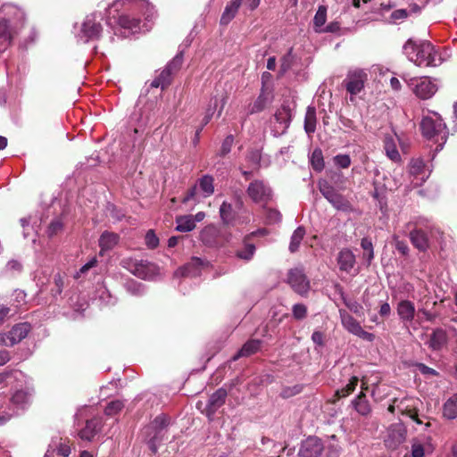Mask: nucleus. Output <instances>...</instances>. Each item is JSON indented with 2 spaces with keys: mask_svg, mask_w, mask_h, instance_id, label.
Listing matches in <instances>:
<instances>
[{
  "mask_svg": "<svg viewBox=\"0 0 457 457\" xmlns=\"http://www.w3.org/2000/svg\"><path fill=\"white\" fill-rule=\"evenodd\" d=\"M403 51L417 66L436 67L443 62L435 46L427 40L416 42L410 38L403 45Z\"/></svg>",
  "mask_w": 457,
  "mask_h": 457,
  "instance_id": "nucleus-1",
  "label": "nucleus"
},
{
  "mask_svg": "<svg viewBox=\"0 0 457 457\" xmlns=\"http://www.w3.org/2000/svg\"><path fill=\"white\" fill-rule=\"evenodd\" d=\"M34 393L33 386L29 383L19 389H15L12 394L9 404L0 406V426H4L12 418L27 410L31 404Z\"/></svg>",
  "mask_w": 457,
  "mask_h": 457,
  "instance_id": "nucleus-2",
  "label": "nucleus"
},
{
  "mask_svg": "<svg viewBox=\"0 0 457 457\" xmlns=\"http://www.w3.org/2000/svg\"><path fill=\"white\" fill-rule=\"evenodd\" d=\"M12 15L17 20H24V13L15 6L6 5L0 9V52H4L18 34V28L10 17Z\"/></svg>",
  "mask_w": 457,
  "mask_h": 457,
  "instance_id": "nucleus-3",
  "label": "nucleus"
},
{
  "mask_svg": "<svg viewBox=\"0 0 457 457\" xmlns=\"http://www.w3.org/2000/svg\"><path fill=\"white\" fill-rule=\"evenodd\" d=\"M420 130L424 137L437 143L436 152L443 149L446 141V126L442 120H434L431 117H424L420 122Z\"/></svg>",
  "mask_w": 457,
  "mask_h": 457,
  "instance_id": "nucleus-4",
  "label": "nucleus"
},
{
  "mask_svg": "<svg viewBox=\"0 0 457 457\" xmlns=\"http://www.w3.org/2000/svg\"><path fill=\"white\" fill-rule=\"evenodd\" d=\"M120 265L134 276L144 280H154L160 274L159 267L147 260L124 258L120 261Z\"/></svg>",
  "mask_w": 457,
  "mask_h": 457,
  "instance_id": "nucleus-5",
  "label": "nucleus"
},
{
  "mask_svg": "<svg viewBox=\"0 0 457 457\" xmlns=\"http://www.w3.org/2000/svg\"><path fill=\"white\" fill-rule=\"evenodd\" d=\"M170 419L166 414H160L147 427V445L153 453H156L160 443L163 440L164 431L170 425Z\"/></svg>",
  "mask_w": 457,
  "mask_h": 457,
  "instance_id": "nucleus-6",
  "label": "nucleus"
},
{
  "mask_svg": "<svg viewBox=\"0 0 457 457\" xmlns=\"http://www.w3.org/2000/svg\"><path fill=\"white\" fill-rule=\"evenodd\" d=\"M321 195L337 210L348 212L351 210L350 202L341 194H339L328 181L320 180L318 183Z\"/></svg>",
  "mask_w": 457,
  "mask_h": 457,
  "instance_id": "nucleus-7",
  "label": "nucleus"
},
{
  "mask_svg": "<svg viewBox=\"0 0 457 457\" xmlns=\"http://www.w3.org/2000/svg\"><path fill=\"white\" fill-rule=\"evenodd\" d=\"M453 338L457 342V329L455 328L450 327L446 329L436 328L429 335L426 345L432 351L439 352L445 348L448 342Z\"/></svg>",
  "mask_w": 457,
  "mask_h": 457,
  "instance_id": "nucleus-8",
  "label": "nucleus"
},
{
  "mask_svg": "<svg viewBox=\"0 0 457 457\" xmlns=\"http://www.w3.org/2000/svg\"><path fill=\"white\" fill-rule=\"evenodd\" d=\"M103 28L99 21H96V14L87 15L82 22L76 37L78 40L87 43L97 40L102 33Z\"/></svg>",
  "mask_w": 457,
  "mask_h": 457,
  "instance_id": "nucleus-9",
  "label": "nucleus"
},
{
  "mask_svg": "<svg viewBox=\"0 0 457 457\" xmlns=\"http://www.w3.org/2000/svg\"><path fill=\"white\" fill-rule=\"evenodd\" d=\"M407 83L413 93L424 100L432 97L438 89L437 85L429 77L411 78Z\"/></svg>",
  "mask_w": 457,
  "mask_h": 457,
  "instance_id": "nucleus-10",
  "label": "nucleus"
},
{
  "mask_svg": "<svg viewBox=\"0 0 457 457\" xmlns=\"http://www.w3.org/2000/svg\"><path fill=\"white\" fill-rule=\"evenodd\" d=\"M287 284L290 285L295 293L302 297H307L311 290L310 279L302 268L292 269L289 271L287 275Z\"/></svg>",
  "mask_w": 457,
  "mask_h": 457,
  "instance_id": "nucleus-11",
  "label": "nucleus"
},
{
  "mask_svg": "<svg viewBox=\"0 0 457 457\" xmlns=\"http://www.w3.org/2000/svg\"><path fill=\"white\" fill-rule=\"evenodd\" d=\"M246 193L251 200L256 204H265L272 199V189L267 182L261 179L253 180L247 189Z\"/></svg>",
  "mask_w": 457,
  "mask_h": 457,
  "instance_id": "nucleus-12",
  "label": "nucleus"
},
{
  "mask_svg": "<svg viewBox=\"0 0 457 457\" xmlns=\"http://www.w3.org/2000/svg\"><path fill=\"white\" fill-rule=\"evenodd\" d=\"M406 436V427L403 423H394L387 428L384 439L385 446L389 450H395L405 442Z\"/></svg>",
  "mask_w": 457,
  "mask_h": 457,
  "instance_id": "nucleus-13",
  "label": "nucleus"
},
{
  "mask_svg": "<svg viewBox=\"0 0 457 457\" xmlns=\"http://www.w3.org/2000/svg\"><path fill=\"white\" fill-rule=\"evenodd\" d=\"M31 329L29 322L14 325L7 334L0 335V343L6 346H12L24 339Z\"/></svg>",
  "mask_w": 457,
  "mask_h": 457,
  "instance_id": "nucleus-14",
  "label": "nucleus"
},
{
  "mask_svg": "<svg viewBox=\"0 0 457 457\" xmlns=\"http://www.w3.org/2000/svg\"><path fill=\"white\" fill-rule=\"evenodd\" d=\"M210 262L198 257H192L191 260L184 266L175 271V276L179 277H198L202 271L208 269Z\"/></svg>",
  "mask_w": 457,
  "mask_h": 457,
  "instance_id": "nucleus-15",
  "label": "nucleus"
},
{
  "mask_svg": "<svg viewBox=\"0 0 457 457\" xmlns=\"http://www.w3.org/2000/svg\"><path fill=\"white\" fill-rule=\"evenodd\" d=\"M325 450L320 438L317 436H309L301 443L298 456L299 457H320Z\"/></svg>",
  "mask_w": 457,
  "mask_h": 457,
  "instance_id": "nucleus-16",
  "label": "nucleus"
},
{
  "mask_svg": "<svg viewBox=\"0 0 457 457\" xmlns=\"http://www.w3.org/2000/svg\"><path fill=\"white\" fill-rule=\"evenodd\" d=\"M227 396L228 392L223 387L217 389L210 395L204 410L202 411L209 420H213L216 411L225 403Z\"/></svg>",
  "mask_w": 457,
  "mask_h": 457,
  "instance_id": "nucleus-17",
  "label": "nucleus"
},
{
  "mask_svg": "<svg viewBox=\"0 0 457 457\" xmlns=\"http://www.w3.org/2000/svg\"><path fill=\"white\" fill-rule=\"evenodd\" d=\"M265 233V229H258L257 231L245 237L242 242V246L236 251L235 255L245 262L251 261L256 250L255 245L251 242L252 237L257 235H264Z\"/></svg>",
  "mask_w": 457,
  "mask_h": 457,
  "instance_id": "nucleus-18",
  "label": "nucleus"
},
{
  "mask_svg": "<svg viewBox=\"0 0 457 457\" xmlns=\"http://www.w3.org/2000/svg\"><path fill=\"white\" fill-rule=\"evenodd\" d=\"M367 79V74L361 70L354 71L347 74L344 80V85L351 95H357L364 87V82Z\"/></svg>",
  "mask_w": 457,
  "mask_h": 457,
  "instance_id": "nucleus-19",
  "label": "nucleus"
},
{
  "mask_svg": "<svg viewBox=\"0 0 457 457\" xmlns=\"http://www.w3.org/2000/svg\"><path fill=\"white\" fill-rule=\"evenodd\" d=\"M270 130L276 137L286 133V105L284 104H281L270 120Z\"/></svg>",
  "mask_w": 457,
  "mask_h": 457,
  "instance_id": "nucleus-20",
  "label": "nucleus"
},
{
  "mask_svg": "<svg viewBox=\"0 0 457 457\" xmlns=\"http://www.w3.org/2000/svg\"><path fill=\"white\" fill-rule=\"evenodd\" d=\"M410 240L420 252H426L430 246L428 232L420 228H414L410 231Z\"/></svg>",
  "mask_w": 457,
  "mask_h": 457,
  "instance_id": "nucleus-21",
  "label": "nucleus"
},
{
  "mask_svg": "<svg viewBox=\"0 0 457 457\" xmlns=\"http://www.w3.org/2000/svg\"><path fill=\"white\" fill-rule=\"evenodd\" d=\"M220 216L221 221L226 226L234 227L241 223L240 218L232 207V204L228 202H223L220 207Z\"/></svg>",
  "mask_w": 457,
  "mask_h": 457,
  "instance_id": "nucleus-22",
  "label": "nucleus"
},
{
  "mask_svg": "<svg viewBox=\"0 0 457 457\" xmlns=\"http://www.w3.org/2000/svg\"><path fill=\"white\" fill-rule=\"evenodd\" d=\"M337 261L339 270L349 273L355 265L356 258L352 250L343 248L339 251Z\"/></svg>",
  "mask_w": 457,
  "mask_h": 457,
  "instance_id": "nucleus-23",
  "label": "nucleus"
},
{
  "mask_svg": "<svg viewBox=\"0 0 457 457\" xmlns=\"http://www.w3.org/2000/svg\"><path fill=\"white\" fill-rule=\"evenodd\" d=\"M94 300H97L100 304L113 305L116 303L115 297L112 295L109 289L104 282H98L94 292Z\"/></svg>",
  "mask_w": 457,
  "mask_h": 457,
  "instance_id": "nucleus-24",
  "label": "nucleus"
},
{
  "mask_svg": "<svg viewBox=\"0 0 457 457\" xmlns=\"http://www.w3.org/2000/svg\"><path fill=\"white\" fill-rule=\"evenodd\" d=\"M397 314L403 321H411L415 316L414 303L409 300H402L397 304Z\"/></svg>",
  "mask_w": 457,
  "mask_h": 457,
  "instance_id": "nucleus-25",
  "label": "nucleus"
},
{
  "mask_svg": "<svg viewBox=\"0 0 457 457\" xmlns=\"http://www.w3.org/2000/svg\"><path fill=\"white\" fill-rule=\"evenodd\" d=\"M272 99L271 93L269 91L268 87L263 84L262 92L257 99L254 101L253 105L250 107L249 112L255 113L262 112L268 103H270Z\"/></svg>",
  "mask_w": 457,
  "mask_h": 457,
  "instance_id": "nucleus-26",
  "label": "nucleus"
},
{
  "mask_svg": "<svg viewBox=\"0 0 457 457\" xmlns=\"http://www.w3.org/2000/svg\"><path fill=\"white\" fill-rule=\"evenodd\" d=\"M262 342L258 339L248 340L238 353L232 358L233 361H237L240 357H248L257 353L262 347Z\"/></svg>",
  "mask_w": 457,
  "mask_h": 457,
  "instance_id": "nucleus-27",
  "label": "nucleus"
},
{
  "mask_svg": "<svg viewBox=\"0 0 457 457\" xmlns=\"http://www.w3.org/2000/svg\"><path fill=\"white\" fill-rule=\"evenodd\" d=\"M119 235L113 232L104 231L102 233L99 238V246L101 248V253L104 251H109L112 249L119 242Z\"/></svg>",
  "mask_w": 457,
  "mask_h": 457,
  "instance_id": "nucleus-28",
  "label": "nucleus"
},
{
  "mask_svg": "<svg viewBox=\"0 0 457 457\" xmlns=\"http://www.w3.org/2000/svg\"><path fill=\"white\" fill-rule=\"evenodd\" d=\"M118 23L121 28L129 30V32L132 34L140 30V20L128 14L120 15Z\"/></svg>",
  "mask_w": 457,
  "mask_h": 457,
  "instance_id": "nucleus-29",
  "label": "nucleus"
},
{
  "mask_svg": "<svg viewBox=\"0 0 457 457\" xmlns=\"http://www.w3.org/2000/svg\"><path fill=\"white\" fill-rule=\"evenodd\" d=\"M238 1L239 0H231L226 5L220 21L221 25H228L234 19L239 7H241Z\"/></svg>",
  "mask_w": 457,
  "mask_h": 457,
  "instance_id": "nucleus-30",
  "label": "nucleus"
},
{
  "mask_svg": "<svg viewBox=\"0 0 457 457\" xmlns=\"http://www.w3.org/2000/svg\"><path fill=\"white\" fill-rule=\"evenodd\" d=\"M99 421L96 419L87 420L86 426L82 428L79 435L83 440L90 441L98 431Z\"/></svg>",
  "mask_w": 457,
  "mask_h": 457,
  "instance_id": "nucleus-31",
  "label": "nucleus"
},
{
  "mask_svg": "<svg viewBox=\"0 0 457 457\" xmlns=\"http://www.w3.org/2000/svg\"><path fill=\"white\" fill-rule=\"evenodd\" d=\"M339 314L344 328L354 335L361 327L360 323L345 310H339Z\"/></svg>",
  "mask_w": 457,
  "mask_h": 457,
  "instance_id": "nucleus-32",
  "label": "nucleus"
},
{
  "mask_svg": "<svg viewBox=\"0 0 457 457\" xmlns=\"http://www.w3.org/2000/svg\"><path fill=\"white\" fill-rule=\"evenodd\" d=\"M172 72L166 67L160 72V74L151 82V87L166 88L172 80Z\"/></svg>",
  "mask_w": 457,
  "mask_h": 457,
  "instance_id": "nucleus-33",
  "label": "nucleus"
},
{
  "mask_svg": "<svg viewBox=\"0 0 457 457\" xmlns=\"http://www.w3.org/2000/svg\"><path fill=\"white\" fill-rule=\"evenodd\" d=\"M352 403L355 411L362 416L368 415L371 411L369 401L366 399V395L363 393H360L353 400Z\"/></svg>",
  "mask_w": 457,
  "mask_h": 457,
  "instance_id": "nucleus-34",
  "label": "nucleus"
},
{
  "mask_svg": "<svg viewBox=\"0 0 457 457\" xmlns=\"http://www.w3.org/2000/svg\"><path fill=\"white\" fill-rule=\"evenodd\" d=\"M316 111L314 107L307 108L304 119V130L308 135L315 132L316 129Z\"/></svg>",
  "mask_w": 457,
  "mask_h": 457,
  "instance_id": "nucleus-35",
  "label": "nucleus"
},
{
  "mask_svg": "<svg viewBox=\"0 0 457 457\" xmlns=\"http://www.w3.org/2000/svg\"><path fill=\"white\" fill-rule=\"evenodd\" d=\"M176 230L180 232H189L195 228V220L192 215L181 216L176 220Z\"/></svg>",
  "mask_w": 457,
  "mask_h": 457,
  "instance_id": "nucleus-36",
  "label": "nucleus"
},
{
  "mask_svg": "<svg viewBox=\"0 0 457 457\" xmlns=\"http://www.w3.org/2000/svg\"><path fill=\"white\" fill-rule=\"evenodd\" d=\"M444 416L449 420L457 418V393L445 403Z\"/></svg>",
  "mask_w": 457,
  "mask_h": 457,
  "instance_id": "nucleus-37",
  "label": "nucleus"
},
{
  "mask_svg": "<svg viewBox=\"0 0 457 457\" xmlns=\"http://www.w3.org/2000/svg\"><path fill=\"white\" fill-rule=\"evenodd\" d=\"M310 162L312 167V169L317 171L320 172L323 170L325 167L324 158L322 150L320 148H315L311 156H310Z\"/></svg>",
  "mask_w": 457,
  "mask_h": 457,
  "instance_id": "nucleus-38",
  "label": "nucleus"
},
{
  "mask_svg": "<svg viewBox=\"0 0 457 457\" xmlns=\"http://www.w3.org/2000/svg\"><path fill=\"white\" fill-rule=\"evenodd\" d=\"M64 222L62 217H55L49 223L46 233L48 237H54L62 232Z\"/></svg>",
  "mask_w": 457,
  "mask_h": 457,
  "instance_id": "nucleus-39",
  "label": "nucleus"
},
{
  "mask_svg": "<svg viewBox=\"0 0 457 457\" xmlns=\"http://www.w3.org/2000/svg\"><path fill=\"white\" fill-rule=\"evenodd\" d=\"M305 235V229L303 227H298L293 233L290 238L289 251L291 253L297 252L302 240Z\"/></svg>",
  "mask_w": 457,
  "mask_h": 457,
  "instance_id": "nucleus-40",
  "label": "nucleus"
},
{
  "mask_svg": "<svg viewBox=\"0 0 457 457\" xmlns=\"http://www.w3.org/2000/svg\"><path fill=\"white\" fill-rule=\"evenodd\" d=\"M327 20V7L324 5L319 6L316 14L313 18V25L316 32H321L322 28Z\"/></svg>",
  "mask_w": 457,
  "mask_h": 457,
  "instance_id": "nucleus-41",
  "label": "nucleus"
},
{
  "mask_svg": "<svg viewBox=\"0 0 457 457\" xmlns=\"http://www.w3.org/2000/svg\"><path fill=\"white\" fill-rule=\"evenodd\" d=\"M124 287L132 295L140 296L145 294V286L134 279H129L125 282Z\"/></svg>",
  "mask_w": 457,
  "mask_h": 457,
  "instance_id": "nucleus-42",
  "label": "nucleus"
},
{
  "mask_svg": "<svg viewBox=\"0 0 457 457\" xmlns=\"http://www.w3.org/2000/svg\"><path fill=\"white\" fill-rule=\"evenodd\" d=\"M64 288V276L61 273H57L54 276L53 286L51 287V295L54 299H57L61 295Z\"/></svg>",
  "mask_w": 457,
  "mask_h": 457,
  "instance_id": "nucleus-43",
  "label": "nucleus"
},
{
  "mask_svg": "<svg viewBox=\"0 0 457 457\" xmlns=\"http://www.w3.org/2000/svg\"><path fill=\"white\" fill-rule=\"evenodd\" d=\"M338 287L341 298L346 307L353 313L361 315L363 313V307L358 302L347 298L343 291V288L341 287Z\"/></svg>",
  "mask_w": 457,
  "mask_h": 457,
  "instance_id": "nucleus-44",
  "label": "nucleus"
},
{
  "mask_svg": "<svg viewBox=\"0 0 457 457\" xmlns=\"http://www.w3.org/2000/svg\"><path fill=\"white\" fill-rule=\"evenodd\" d=\"M263 216L265 222L270 225L281 222L282 220V214L277 209L273 208L264 207Z\"/></svg>",
  "mask_w": 457,
  "mask_h": 457,
  "instance_id": "nucleus-45",
  "label": "nucleus"
},
{
  "mask_svg": "<svg viewBox=\"0 0 457 457\" xmlns=\"http://www.w3.org/2000/svg\"><path fill=\"white\" fill-rule=\"evenodd\" d=\"M361 247L364 251L363 258L367 261L368 264H370L374 259V248L371 239L370 237H363L361 241Z\"/></svg>",
  "mask_w": 457,
  "mask_h": 457,
  "instance_id": "nucleus-46",
  "label": "nucleus"
},
{
  "mask_svg": "<svg viewBox=\"0 0 457 457\" xmlns=\"http://www.w3.org/2000/svg\"><path fill=\"white\" fill-rule=\"evenodd\" d=\"M199 187L204 193V196H210L214 192L213 178L204 175L199 179Z\"/></svg>",
  "mask_w": 457,
  "mask_h": 457,
  "instance_id": "nucleus-47",
  "label": "nucleus"
},
{
  "mask_svg": "<svg viewBox=\"0 0 457 457\" xmlns=\"http://www.w3.org/2000/svg\"><path fill=\"white\" fill-rule=\"evenodd\" d=\"M384 148H385L386 156L390 160H392L394 162H399L401 160V155H400L393 139H389V138L386 139Z\"/></svg>",
  "mask_w": 457,
  "mask_h": 457,
  "instance_id": "nucleus-48",
  "label": "nucleus"
},
{
  "mask_svg": "<svg viewBox=\"0 0 457 457\" xmlns=\"http://www.w3.org/2000/svg\"><path fill=\"white\" fill-rule=\"evenodd\" d=\"M272 315L268 322V328L274 330L279 323L283 321V319L286 317V313H282L281 310H277V307H274L272 310Z\"/></svg>",
  "mask_w": 457,
  "mask_h": 457,
  "instance_id": "nucleus-49",
  "label": "nucleus"
},
{
  "mask_svg": "<svg viewBox=\"0 0 457 457\" xmlns=\"http://www.w3.org/2000/svg\"><path fill=\"white\" fill-rule=\"evenodd\" d=\"M218 102H219V100L216 96L211 99L210 104L205 111L204 117L203 118V120H202V128H204L205 125H207L210 122V120H212V118L215 112V110L217 109Z\"/></svg>",
  "mask_w": 457,
  "mask_h": 457,
  "instance_id": "nucleus-50",
  "label": "nucleus"
},
{
  "mask_svg": "<svg viewBox=\"0 0 457 457\" xmlns=\"http://www.w3.org/2000/svg\"><path fill=\"white\" fill-rule=\"evenodd\" d=\"M183 62V51H179L175 57L168 62L165 66L168 70H170L172 74H175L182 66Z\"/></svg>",
  "mask_w": 457,
  "mask_h": 457,
  "instance_id": "nucleus-51",
  "label": "nucleus"
},
{
  "mask_svg": "<svg viewBox=\"0 0 457 457\" xmlns=\"http://www.w3.org/2000/svg\"><path fill=\"white\" fill-rule=\"evenodd\" d=\"M358 381L359 379L357 377H352L349 382L346 384V386L337 392L338 396L345 397L349 395L351 393H353L357 386Z\"/></svg>",
  "mask_w": 457,
  "mask_h": 457,
  "instance_id": "nucleus-52",
  "label": "nucleus"
},
{
  "mask_svg": "<svg viewBox=\"0 0 457 457\" xmlns=\"http://www.w3.org/2000/svg\"><path fill=\"white\" fill-rule=\"evenodd\" d=\"M292 316L295 320H303L307 317V307L303 303H296L292 307Z\"/></svg>",
  "mask_w": 457,
  "mask_h": 457,
  "instance_id": "nucleus-53",
  "label": "nucleus"
},
{
  "mask_svg": "<svg viewBox=\"0 0 457 457\" xmlns=\"http://www.w3.org/2000/svg\"><path fill=\"white\" fill-rule=\"evenodd\" d=\"M123 407H124V403L122 401H120V400L112 401L106 405V407L104 409V413L107 416H113V415L117 414L119 411H120Z\"/></svg>",
  "mask_w": 457,
  "mask_h": 457,
  "instance_id": "nucleus-54",
  "label": "nucleus"
},
{
  "mask_svg": "<svg viewBox=\"0 0 457 457\" xmlns=\"http://www.w3.org/2000/svg\"><path fill=\"white\" fill-rule=\"evenodd\" d=\"M107 212L115 221H120L125 217L124 212L114 204H109L107 205Z\"/></svg>",
  "mask_w": 457,
  "mask_h": 457,
  "instance_id": "nucleus-55",
  "label": "nucleus"
},
{
  "mask_svg": "<svg viewBox=\"0 0 457 457\" xmlns=\"http://www.w3.org/2000/svg\"><path fill=\"white\" fill-rule=\"evenodd\" d=\"M333 160L335 165L342 169H347L351 165V158L348 154H337Z\"/></svg>",
  "mask_w": 457,
  "mask_h": 457,
  "instance_id": "nucleus-56",
  "label": "nucleus"
},
{
  "mask_svg": "<svg viewBox=\"0 0 457 457\" xmlns=\"http://www.w3.org/2000/svg\"><path fill=\"white\" fill-rule=\"evenodd\" d=\"M215 233L216 230L213 227L205 228L201 233L202 241L206 245H212L214 243V240L212 237Z\"/></svg>",
  "mask_w": 457,
  "mask_h": 457,
  "instance_id": "nucleus-57",
  "label": "nucleus"
},
{
  "mask_svg": "<svg viewBox=\"0 0 457 457\" xmlns=\"http://www.w3.org/2000/svg\"><path fill=\"white\" fill-rule=\"evenodd\" d=\"M145 245L150 249H154L159 245V238L154 234V230L150 229L146 232L145 237Z\"/></svg>",
  "mask_w": 457,
  "mask_h": 457,
  "instance_id": "nucleus-58",
  "label": "nucleus"
},
{
  "mask_svg": "<svg viewBox=\"0 0 457 457\" xmlns=\"http://www.w3.org/2000/svg\"><path fill=\"white\" fill-rule=\"evenodd\" d=\"M425 448L424 446L417 442L416 440L412 441L411 444V457H423L425 455Z\"/></svg>",
  "mask_w": 457,
  "mask_h": 457,
  "instance_id": "nucleus-59",
  "label": "nucleus"
},
{
  "mask_svg": "<svg viewBox=\"0 0 457 457\" xmlns=\"http://www.w3.org/2000/svg\"><path fill=\"white\" fill-rule=\"evenodd\" d=\"M233 142L234 137L232 135L226 137L220 147V155H226L231 151Z\"/></svg>",
  "mask_w": 457,
  "mask_h": 457,
  "instance_id": "nucleus-60",
  "label": "nucleus"
},
{
  "mask_svg": "<svg viewBox=\"0 0 457 457\" xmlns=\"http://www.w3.org/2000/svg\"><path fill=\"white\" fill-rule=\"evenodd\" d=\"M97 263V260L96 258L91 259L86 264H84L74 276L75 278H79L81 276L86 274L90 269L95 267Z\"/></svg>",
  "mask_w": 457,
  "mask_h": 457,
  "instance_id": "nucleus-61",
  "label": "nucleus"
},
{
  "mask_svg": "<svg viewBox=\"0 0 457 457\" xmlns=\"http://www.w3.org/2000/svg\"><path fill=\"white\" fill-rule=\"evenodd\" d=\"M238 4L245 11H253L258 7L260 0H239Z\"/></svg>",
  "mask_w": 457,
  "mask_h": 457,
  "instance_id": "nucleus-62",
  "label": "nucleus"
},
{
  "mask_svg": "<svg viewBox=\"0 0 457 457\" xmlns=\"http://www.w3.org/2000/svg\"><path fill=\"white\" fill-rule=\"evenodd\" d=\"M262 158L261 151L258 149H252L247 154V160L254 165H257Z\"/></svg>",
  "mask_w": 457,
  "mask_h": 457,
  "instance_id": "nucleus-63",
  "label": "nucleus"
},
{
  "mask_svg": "<svg viewBox=\"0 0 457 457\" xmlns=\"http://www.w3.org/2000/svg\"><path fill=\"white\" fill-rule=\"evenodd\" d=\"M326 457H338L340 447L337 445L330 444L325 446Z\"/></svg>",
  "mask_w": 457,
  "mask_h": 457,
  "instance_id": "nucleus-64",
  "label": "nucleus"
}]
</instances>
